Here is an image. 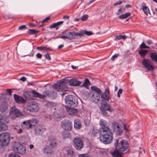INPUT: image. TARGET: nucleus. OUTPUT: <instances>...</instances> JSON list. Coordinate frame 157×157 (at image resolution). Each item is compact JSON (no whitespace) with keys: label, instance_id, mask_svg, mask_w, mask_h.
Returning <instances> with one entry per match:
<instances>
[{"label":"nucleus","instance_id":"obj_1","mask_svg":"<svg viewBox=\"0 0 157 157\" xmlns=\"http://www.w3.org/2000/svg\"><path fill=\"white\" fill-rule=\"evenodd\" d=\"M101 126L99 139L100 141L105 144L111 143L113 140V133L111 129L104 121H101Z\"/></svg>","mask_w":157,"mask_h":157},{"label":"nucleus","instance_id":"obj_2","mask_svg":"<svg viewBox=\"0 0 157 157\" xmlns=\"http://www.w3.org/2000/svg\"><path fill=\"white\" fill-rule=\"evenodd\" d=\"M114 146L116 148L118 147V149L120 151L124 152L127 151L128 148L129 144L126 140H122L119 142L118 139L114 140Z\"/></svg>","mask_w":157,"mask_h":157},{"label":"nucleus","instance_id":"obj_3","mask_svg":"<svg viewBox=\"0 0 157 157\" xmlns=\"http://www.w3.org/2000/svg\"><path fill=\"white\" fill-rule=\"evenodd\" d=\"M65 102L67 105L65 106L67 109L68 107H75L78 105V102L77 98L74 96L68 95L65 98Z\"/></svg>","mask_w":157,"mask_h":157},{"label":"nucleus","instance_id":"obj_4","mask_svg":"<svg viewBox=\"0 0 157 157\" xmlns=\"http://www.w3.org/2000/svg\"><path fill=\"white\" fill-rule=\"evenodd\" d=\"M91 88L93 93L91 98V101L96 103L98 102L100 100L101 91L100 89L95 86H91Z\"/></svg>","mask_w":157,"mask_h":157},{"label":"nucleus","instance_id":"obj_5","mask_svg":"<svg viewBox=\"0 0 157 157\" xmlns=\"http://www.w3.org/2000/svg\"><path fill=\"white\" fill-rule=\"evenodd\" d=\"M10 135L7 132L3 133L0 134V145L2 147L8 145L10 141Z\"/></svg>","mask_w":157,"mask_h":157},{"label":"nucleus","instance_id":"obj_6","mask_svg":"<svg viewBox=\"0 0 157 157\" xmlns=\"http://www.w3.org/2000/svg\"><path fill=\"white\" fill-rule=\"evenodd\" d=\"M10 116L13 119L19 117L23 116L22 112L15 106L12 107L10 111Z\"/></svg>","mask_w":157,"mask_h":157},{"label":"nucleus","instance_id":"obj_7","mask_svg":"<svg viewBox=\"0 0 157 157\" xmlns=\"http://www.w3.org/2000/svg\"><path fill=\"white\" fill-rule=\"evenodd\" d=\"M13 149L14 152L21 155L25 154L26 152L25 147L19 143H15Z\"/></svg>","mask_w":157,"mask_h":157},{"label":"nucleus","instance_id":"obj_8","mask_svg":"<svg viewBox=\"0 0 157 157\" xmlns=\"http://www.w3.org/2000/svg\"><path fill=\"white\" fill-rule=\"evenodd\" d=\"M72 144L74 148L77 150H80L83 147V143L81 139L75 137L72 141Z\"/></svg>","mask_w":157,"mask_h":157},{"label":"nucleus","instance_id":"obj_9","mask_svg":"<svg viewBox=\"0 0 157 157\" xmlns=\"http://www.w3.org/2000/svg\"><path fill=\"white\" fill-rule=\"evenodd\" d=\"M53 87L54 89L59 92H66L68 90V87L63 83V82L60 80L59 83L54 84Z\"/></svg>","mask_w":157,"mask_h":157},{"label":"nucleus","instance_id":"obj_10","mask_svg":"<svg viewBox=\"0 0 157 157\" xmlns=\"http://www.w3.org/2000/svg\"><path fill=\"white\" fill-rule=\"evenodd\" d=\"M121 126L117 122H113L112 123V128L113 132L116 135H121L123 133V131L121 128Z\"/></svg>","mask_w":157,"mask_h":157},{"label":"nucleus","instance_id":"obj_11","mask_svg":"<svg viewBox=\"0 0 157 157\" xmlns=\"http://www.w3.org/2000/svg\"><path fill=\"white\" fill-rule=\"evenodd\" d=\"M39 109L38 103L36 101H33L29 102L28 104L27 109L31 112H37Z\"/></svg>","mask_w":157,"mask_h":157},{"label":"nucleus","instance_id":"obj_12","mask_svg":"<svg viewBox=\"0 0 157 157\" xmlns=\"http://www.w3.org/2000/svg\"><path fill=\"white\" fill-rule=\"evenodd\" d=\"M48 145L50 146L51 148H54L56 146L57 140L56 138L53 136H48L47 140L46 141Z\"/></svg>","mask_w":157,"mask_h":157},{"label":"nucleus","instance_id":"obj_13","mask_svg":"<svg viewBox=\"0 0 157 157\" xmlns=\"http://www.w3.org/2000/svg\"><path fill=\"white\" fill-rule=\"evenodd\" d=\"M61 125L64 129L67 131L71 130L72 128L71 122L65 119L63 121Z\"/></svg>","mask_w":157,"mask_h":157},{"label":"nucleus","instance_id":"obj_14","mask_svg":"<svg viewBox=\"0 0 157 157\" xmlns=\"http://www.w3.org/2000/svg\"><path fill=\"white\" fill-rule=\"evenodd\" d=\"M143 66L147 71L153 70L154 66L151 64V61L148 59H144L142 62Z\"/></svg>","mask_w":157,"mask_h":157},{"label":"nucleus","instance_id":"obj_15","mask_svg":"<svg viewBox=\"0 0 157 157\" xmlns=\"http://www.w3.org/2000/svg\"><path fill=\"white\" fill-rule=\"evenodd\" d=\"M109 90L108 88H106L104 92L103 93H101V101H109L110 99V97L109 96Z\"/></svg>","mask_w":157,"mask_h":157},{"label":"nucleus","instance_id":"obj_16","mask_svg":"<svg viewBox=\"0 0 157 157\" xmlns=\"http://www.w3.org/2000/svg\"><path fill=\"white\" fill-rule=\"evenodd\" d=\"M101 110L108 111L109 112L113 111V109L108 104L106 101L101 104Z\"/></svg>","mask_w":157,"mask_h":157},{"label":"nucleus","instance_id":"obj_17","mask_svg":"<svg viewBox=\"0 0 157 157\" xmlns=\"http://www.w3.org/2000/svg\"><path fill=\"white\" fill-rule=\"evenodd\" d=\"M62 34L64 35L60 36V38L63 40H65L67 39L70 40L73 39V37L71 34V32H70L68 33H67L66 31H64L62 32Z\"/></svg>","mask_w":157,"mask_h":157},{"label":"nucleus","instance_id":"obj_18","mask_svg":"<svg viewBox=\"0 0 157 157\" xmlns=\"http://www.w3.org/2000/svg\"><path fill=\"white\" fill-rule=\"evenodd\" d=\"M13 97L15 101L17 103H25L26 102V100L22 97L15 94H13Z\"/></svg>","mask_w":157,"mask_h":157},{"label":"nucleus","instance_id":"obj_19","mask_svg":"<svg viewBox=\"0 0 157 157\" xmlns=\"http://www.w3.org/2000/svg\"><path fill=\"white\" fill-rule=\"evenodd\" d=\"M124 153L120 151L119 149H116L111 153L113 157H122Z\"/></svg>","mask_w":157,"mask_h":157},{"label":"nucleus","instance_id":"obj_20","mask_svg":"<svg viewBox=\"0 0 157 157\" xmlns=\"http://www.w3.org/2000/svg\"><path fill=\"white\" fill-rule=\"evenodd\" d=\"M7 103L5 101H2L0 104V111L2 113L5 112L8 109Z\"/></svg>","mask_w":157,"mask_h":157},{"label":"nucleus","instance_id":"obj_21","mask_svg":"<svg viewBox=\"0 0 157 157\" xmlns=\"http://www.w3.org/2000/svg\"><path fill=\"white\" fill-rule=\"evenodd\" d=\"M45 128L41 125H38L35 129V134L37 135H40L41 132L45 131Z\"/></svg>","mask_w":157,"mask_h":157},{"label":"nucleus","instance_id":"obj_22","mask_svg":"<svg viewBox=\"0 0 157 157\" xmlns=\"http://www.w3.org/2000/svg\"><path fill=\"white\" fill-rule=\"evenodd\" d=\"M66 109L67 112L68 114L72 116L76 115L78 113V110L76 109L68 107Z\"/></svg>","mask_w":157,"mask_h":157},{"label":"nucleus","instance_id":"obj_23","mask_svg":"<svg viewBox=\"0 0 157 157\" xmlns=\"http://www.w3.org/2000/svg\"><path fill=\"white\" fill-rule=\"evenodd\" d=\"M29 122L28 124H29V127H32L33 126H35L39 122V121L38 119L33 118L30 120H29Z\"/></svg>","mask_w":157,"mask_h":157},{"label":"nucleus","instance_id":"obj_24","mask_svg":"<svg viewBox=\"0 0 157 157\" xmlns=\"http://www.w3.org/2000/svg\"><path fill=\"white\" fill-rule=\"evenodd\" d=\"M81 83V82L78 81L76 79H71L69 82L70 85L71 86H79Z\"/></svg>","mask_w":157,"mask_h":157},{"label":"nucleus","instance_id":"obj_25","mask_svg":"<svg viewBox=\"0 0 157 157\" xmlns=\"http://www.w3.org/2000/svg\"><path fill=\"white\" fill-rule=\"evenodd\" d=\"M74 126L75 128L80 129L82 127V124L80 121L78 119H75L74 121Z\"/></svg>","mask_w":157,"mask_h":157},{"label":"nucleus","instance_id":"obj_26","mask_svg":"<svg viewBox=\"0 0 157 157\" xmlns=\"http://www.w3.org/2000/svg\"><path fill=\"white\" fill-rule=\"evenodd\" d=\"M33 96L36 97H38L40 98H44L45 97V96L42 95L36 92L35 90H32L31 92Z\"/></svg>","mask_w":157,"mask_h":157},{"label":"nucleus","instance_id":"obj_27","mask_svg":"<svg viewBox=\"0 0 157 157\" xmlns=\"http://www.w3.org/2000/svg\"><path fill=\"white\" fill-rule=\"evenodd\" d=\"M53 148H51L49 145H46L43 149L44 153L46 154H51L52 153V149Z\"/></svg>","mask_w":157,"mask_h":157},{"label":"nucleus","instance_id":"obj_28","mask_svg":"<svg viewBox=\"0 0 157 157\" xmlns=\"http://www.w3.org/2000/svg\"><path fill=\"white\" fill-rule=\"evenodd\" d=\"M28 123H29L28 120L27 121H24L21 124L22 128L25 129L32 128V127H29V124H28Z\"/></svg>","mask_w":157,"mask_h":157},{"label":"nucleus","instance_id":"obj_29","mask_svg":"<svg viewBox=\"0 0 157 157\" xmlns=\"http://www.w3.org/2000/svg\"><path fill=\"white\" fill-rule=\"evenodd\" d=\"M25 98L27 100H31L33 98L31 93L29 91H25L24 93Z\"/></svg>","mask_w":157,"mask_h":157},{"label":"nucleus","instance_id":"obj_30","mask_svg":"<svg viewBox=\"0 0 157 157\" xmlns=\"http://www.w3.org/2000/svg\"><path fill=\"white\" fill-rule=\"evenodd\" d=\"M72 35L73 37V39H74L75 36H78L80 37L83 36V30L80 31L79 33H76L75 32H71Z\"/></svg>","mask_w":157,"mask_h":157},{"label":"nucleus","instance_id":"obj_31","mask_svg":"<svg viewBox=\"0 0 157 157\" xmlns=\"http://www.w3.org/2000/svg\"><path fill=\"white\" fill-rule=\"evenodd\" d=\"M148 51L146 50L141 49L138 51V54H139L141 57H144L147 54Z\"/></svg>","mask_w":157,"mask_h":157},{"label":"nucleus","instance_id":"obj_32","mask_svg":"<svg viewBox=\"0 0 157 157\" xmlns=\"http://www.w3.org/2000/svg\"><path fill=\"white\" fill-rule=\"evenodd\" d=\"M142 7L143 11L144 14H145L146 15H147L148 13L151 14L150 13L149 9L148 7H147V6H142Z\"/></svg>","mask_w":157,"mask_h":157},{"label":"nucleus","instance_id":"obj_33","mask_svg":"<svg viewBox=\"0 0 157 157\" xmlns=\"http://www.w3.org/2000/svg\"><path fill=\"white\" fill-rule=\"evenodd\" d=\"M39 30H36L34 29H29L27 33L30 35L36 34L39 32Z\"/></svg>","mask_w":157,"mask_h":157},{"label":"nucleus","instance_id":"obj_34","mask_svg":"<svg viewBox=\"0 0 157 157\" xmlns=\"http://www.w3.org/2000/svg\"><path fill=\"white\" fill-rule=\"evenodd\" d=\"M150 57L151 59L157 63V55L153 53H151L150 54Z\"/></svg>","mask_w":157,"mask_h":157},{"label":"nucleus","instance_id":"obj_35","mask_svg":"<svg viewBox=\"0 0 157 157\" xmlns=\"http://www.w3.org/2000/svg\"><path fill=\"white\" fill-rule=\"evenodd\" d=\"M130 15L131 13L130 12H128L125 13L119 16L118 17L121 19H123L127 18L128 17L130 16Z\"/></svg>","mask_w":157,"mask_h":157},{"label":"nucleus","instance_id":"obj_36","mask_svg":"<svg viewBox=\"0 0 157 157\" xmlns=\"http://www.w3.org/2000/svg\"><path fill=\"white\" fill-rule=\"evenodd\" d=\"M7 128L8 127L6 124L3 123H0V129L1 130H6L7 129Z\"/></svg>","mask_w":157,"mask_h":157},{"label":"nucleus","instance_id":"obj_37","mask_svg":"<svg viewBox=\"0 0 157 157\" xmlns=\"http://www.w3.org/2000/svg\"><path fill=\"white\" fill-rule=\"evenodd\" d=\"M71 136L70 133L68 132H63L62 134V138L63 139L66 138H69Z\"/></svg>","mask_w":157,"mask_h":157},{"label":"nucleus","instance_id":"obj_38","mask_svg":"<svg viewBox=\"0 0 157 157\" xmlns=\"http://www.w3.org/2000/svg\"><path fill=\"white\" fill-rule=\"evenodd\" d=\"M127 38V36L125 35H117L116 36V39L117 40H120L121 39H123L124 40H125Z\"/></svg>","mask_w":157,"mask_h":157},{"label":"nucleus","instance_id":"obj_39","mask_svg":"<svg viewBox=\"0 0 157 157\" xmlns=\"http://www.w3.org/2000/svg\"><path fill=\"white\" fill-rule=\"evenodd\" d=\"M89 84H90L89 80L87 78H86L85 80V82L83 84L82 86H86Z\"/></svg>","mask_w":157,"mask_h":157},{"label":"nucleus","instance_id":"obj_40","mask_svg":"<svg viewBox=\"0 0 157 157\" xmlns=\"http://www.w3.org/2000/svg\"><path fill=\"white\" fill-rule=\"evenodd\" d=\"M50 28H56V30L59 29V26H58L56 23H53L50 26Z\"/></svg>","mask_w":157,"mask_h":157},{"label":"nucleus","instance_id":"obj_41","mask_svg":"<svg viewBox=\"0 0 157 157\" xmlns=\"http://www.w3.org/2000/svg\"><path fill=\"white\" fill-rule=\"evenodd\" d=\"M89 16L87 14H84L82 15L81 17L80 20L82 21H85L87 20Z\"/></svg>","mask_w":157,"mask_h":157},{"label":"nucleus","instance_id":"obj_42","mask_svg":"<svg viewBox=\"0 0 157 157\" xmlns=\"http://www.w3.org/2000/svg\"><path fill=\"white\" fill-rule=\"evenodd\" d=\"M8 157H20V156L17 153H12L9 154Z\"/></svg>","mask_w":157,"mask_h":157},{"label":"nucleus","instance_id":"obj_43","mask_svg":"<svg viewBox=\"0 0 157 157\" xmlns=\"http://www.w3.org/2000/svg\"><path fill=\"white\" fill-rule=\"evenodd\" d=\"M83 36L84 34H86L87 36H90L93 34V33L91 31H87L83 30Z\"/></svg>","mask_w":157,"mask_h":157},{"label":"nucleus","instance_id":"obj_44","mask_svg":"<svg viewBox=\"0 0 157 157\" xmlns=\"http://www.w3.org/2000/svg\"><path fill=\"white\" fill-rule=\"evenodd\" d=\"M67 155L70 157L72 156L73 155V151L70 150H67Z\"/></svg>","mask_w":157,"mask_h":157},{"label":"nucleus","instance_id":"obj_45","mask_svg":"<svg viewBox=\"0 0 157 157\" xmlns=\"http://www.w3.org/2000/svg\"><path fill=\"white\" fill-rule=\"evenodd\" d=\"M120 56L119 54H116L113 55L112 57L111 58V60L114 61L116 58Z\"/></svg>","mask_w":157,"mask_h":157},{"label":"nucleus","instance_id":"obj_46","mask_svg":"<svg viewBox=\"0 0 157 157\" xmlns=\"http://www.w3.org/2000/svg\"><path fill=\"white\" fill-rule=\"evenodd\" d=\"M91 133V136L93 137H94L96 136L97 132L95 129H93L92 130Z\"/></svg>","mask_w":157,"mask_h":157},{"label":"nucleus","instance_id":"obj_47","mask_svg":"<svg viewBox=\"0 0 157 157\" xmlns=\"http://www.w3.org/2000/svg\"><path fill=\"white\" fill-rule=\"evenodd\" d=\"M123 91V90L122 89H119L117 92V96L118 98H120V97L121 94Z\"/></svg>","mask_w":157,"mask_h":157},{"label":"nucleus","instance_id":"obj_48","mask_svg":"<svg viewBox=\"0 0 157 157\" xmlns=\"http://www.w3.org/2000/svg\"><path fill=\"white\" fill-rule=\"evenodd\" d=\"M45 57L48 60H50L51 59L50 54L48 53L45 54Z\"/></svg>","mask_w":157,"mask_h":157},{"label":"nucleus","instance_id":"obj_49","mask_svg":"<svg viewBox=\"0 0 157 157\" xmlns=\"http://www.w3.org/2000/svg\"><path fill=\"white\" fill-rule=\"evenodd\" d=\"M78 157H90V155L87 154H81L78 155Z\"/></svg>","mask_w":157,"mask_h":157},{"label":"nucleus","instance_id":"obj_50","mask_svg":"<svg viewBox=\"0 0 157 157\" xmlns=\"http://www.w3.org/2000/svg\"><path fill=\"white\" fill-rule=\"evenodd\" d=\"M50 18V17H48L46 18H45L42 21L41 23H44L47 22L48 21Z\"/></svg>","mask_w":157,"mask_h":157},{"label":"nucleus","instance_id":"obj_51","mask_svg":"<svg viewBox=\"0 0 157 157\" xmlns=\"http://www.w3.org/2000/svg\"><path fill=\"white\" fill-rule=\"evenodd\" d=\"M3 120L2 121V123L6 124L9 122V120L6 118H5L4 117H3Z\"/></svg>","mask_w":157,"mask_h":157},{"label":"nucleus","instance_id":"obj_52","mask_svg":"<svg viewBox=\"0 0 157 157\" xmlns=\"http://www.w3.org/2000/svg\"><path fill=\"white\" fill-rule=\"evenodd\" d=\"M27 28L26 26L25 25H23L20 26L19 28L18 29L19 30H23V29H25Z\"/></svg>","mask_w":157,"mask_h":157},{"label":"nucleus","instance_id":"obj_53","mask_svg":"<svg viewBox=\"0 0 157 157\" xmlns=\"http://www.w3.org/2000/svg\"><path fill=\"white\" fill-rule=\"evenodd\" d=\"M101 111L103 115L106 116H109V114L106 112L107 111L101 110Z\"/></svg>","mask_w":157,"mask_h":157},{"label":"nucleus","instance_id":"obj_54","mask_svg":"<svg viewBox=\"0 0 157 157\" xmlns=\"http://www.w3.org/2000/svg\"><path fill=\"white\" fill-rule=\"evenodd\" d=\"M146 45L144 42H143L142 44L140 45V48L141 49L145 48Z\"/></svg>","mask_w":157,"mask_h":157},{"label":"nucleus","instance_id":"obj_55","mask_svg":"<svg viewBox=\"0 0 157 157\" xmlns=\"http://www.w3.org/2000/svg\"><path fill=\"white\" fill-rule=\"evenodd\" d=\"M123 13V12L122 10L121 9L120 7V9L118 10V12L116 13V14L117 15H119Z\"/></svg>","mask_w":157,"mask_h":157},{"label":"nucleus","instance_id":"obj_56","mask_svg":"<svg viewBox=\"0 0 157 157\" xmlns=\"http://www.w3.org/2000/svg\"><path fill=\"white\" fill-rule=\"evenodd\" d=\"M122 3V2L121 1L119 0L117 2H116L114 4V5L116 6L117 5H121Z\"/></svg>","mask_w":157,"mask_h":157},{"label":"nucleus","instance_id":"obj_57","mask_svg":"<svg viewBox=\"0 0 157 157\" xmlns=\"http://www.w3.org/2000/svg\"><path fill=\"white\" fill-rule=\"evenodd\" d=\"M36 56L37 58L40 59L42 57V55L40 53H39L37 54Z\"/></svg>","mask_w":157,"mask_h":157},{"label":"nucleus","instance_id":"obj_58","mask_svg":"<svg viewBox=\"0 0 157 157\" xmlns=\"http://www.w3.org/2000/svg\"><path fill=\"white\" fill-rule=\"evenodd\" d=\"M43 50L45 51H48V50H51V48H48L46 46H43Z\"/></svg>","mask_w":157,"mask_h":157},{"label":"nucleus","instance_id":"obj_59","mask_svg":"<svg viewBox=\"0 0 157 157\" xmlns=\"http://www.w3.org/2000/svg\"><path fill=\"white\" fill-rule=\"evenodd\" d=\"M20 80L21 81H23V82H24L26 80V78L25 77L23 76L20 79Z\"/></svg>","mask_w":157,"mask_h":157},{"label":"nucleus","instance_id":"obj_60","mask_svg":"<svg viewBox=\"0 0 157 157\" xmlns=\"http://www.w3.org/2000/svg\"><path fill=\"white\" fill-rule=\"evenodd\" d=\"M63 23V21H59L57 22H56L57 25L58 26H59V25H60Z\"/></svg>","mask_w":157,"mask_h":157},{"label":"nucleus","instance_id":"obj_61","mask_svg":"<svg viewBox=\"0 0 157 157\" xmlns=\"http://www.w3.org/2000/svg\"><path fill=\"white\" fill-rule=\"evenodd\" d=\"M147 44L148 45H151L152 44V42L151 40H148L147 41Z\"/></svg>","mask_w":157,"mask_h":157},{"label":"nucleus","instance_id":"obj_62","mask_svg":"<svg viewBox=\"0 0 157 157\" xmlns=\"http://www.w3.org/2000/svg\"><path fill=\"white\" fill-rule=\"evenodd\" d=\"M7 92L10 95H11V91L10 89H7L6 90Z\"/></svg>","mask_w":157,"mask_h":157},{"label":"nucleus","instance_id":"obj_63","mask_svg":"<svg viewBox=\"0 0 157 157\" xmlns=\"http://www.w3.org/2000/svg\"><path fill=\"white\" fill-rule=\"evenodd\" d=\"M3 116L2 115H0V123H2V121L3 120Z\"/></svg>","mask_w":157,"mask_h":157},{"label":"nucleus","instance_id":"obj_64","mask_svg":"<svg viewBox=\"0 0 157 157\" xmlns=\"http://www.w3.org/2000/svg\"><path fill=\"white\" fill-rule=\"evenodd\" d=\"M36 48L37 50H43V46L37 47Z\"/></svg>","mask_w":157,"mask_h":157}]
</instances>
